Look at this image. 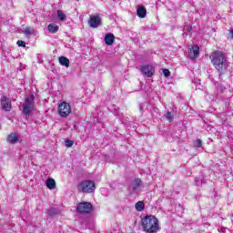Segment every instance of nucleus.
I'll return each mask as SVG.
<instances>
[{
	"instance_id": "23",
	"label": "nucleus",
	"mask_w": 233,
	"mask_h": 233,
	"mask_svg": "<svg viewBox=\"0 0 233 233\" xmlns=\"http://www.w3.org/2000/svg\"><path fill=\"white\" fill-rule=\"evenodd\" d=\"M166 118L167 119V121L171 123V121H173L174 119V116H172V112L167 111L166 115Z\"/></svg>"
},
{
	"instance_id": "21",
	"label": "nucleus",
	"mask_w": 233,
	"mask_h": 233,
	"mask_svg": "<svg viewBox=\"0 0 233 233\" xmlns=\"http://www.w3.org/2000/svg\"><path fill=\"white\" fill-rule=\"evenodd\" d=\"M194 147H196L197 148H201V147H203V142L201 141V139H197L194 142Z\"/></svg>"
},
{
	"instance_id": "4",
	"label": "nucleus",
	"mask_w": 233,
	"mask_h": 233,
	"mask_svg": "<svg viewBox=\"0 0 233 233\" xmlns=\"http://www.w3.org/2000/svg\"><path fill=\"white\" fill-rule=\"evenodd\" d=\"M78 190L86 194H92L96 190V182L93 180H84L79 183Z\"/></svg>"
},
{
	"instance_id": "24",
	"label": "nucleus",
	"mask_w": 233,
	"mask_h": 233,
	"mask_svg": "<svg viewBox=\"0 0 233 233\" xmlns=\"http://www.w3.org/2000/svg\"><path fill=\"white\" fill-rule=\"evenodd\" d=\"M65 143H66V147H67V148H70L71 147L74 146V140L66 139L65 141Z\"/></svg>"
},
{
	"instance_id": "29",
	"label": "nucleus",
	"mask_w": 233,
	"mask_h": 233,
	"mask_svg": "<svg viewBox=\"0 0 233 233\" xmlns=\"http://www.w3.org/2000/svg\"><path fill=\"white\" fill-rule=\"evenodd\" d=\"M229 37H230L231 39H233V29H231V30L229 31Z\"/></svg>"
},
{
	"instance_id": "12",
	"label": "nucleus",
	"mask_w": 233,
	"mask_h": 233,
	"mask_svg": "<svg viewBox=\"0 0 233 233\" xmlns=\"http://www.w3.org/2000/svg\"><path fill=\"white\" fill-rule=\"evenodd\" d=\"M115 39L116 36H114V34H106L105 35L104 41L107 46H112V45H114Z\"/></svg>"
},
{
	"instance_id": "26",
	"label": "nucleus",
	"mask_w": 233,
	"mask_h": 233,
	"mask_svg": "<svg viewBox=\"0 0 233 233\" xmlns=\"http://www.w3.org/2000/svg\"><path fill=\"white\" fill-rule=\"evenodd\" d=\"M16 45H17L18 46H22L23 48H25V46H26V43H25V41H23V40H18V41L16 42Z\"/></svg>"
},
{
	"instance_id": "25",
	"label": "nucleus",
	"mask_w": 233,
	"mask_h": 233,
	"mask_svg": "<svg viewBox=\"0 0 233 233\" xmlns=\"http://www.w3.org/2000/svg\"><path fill=\"white\" fill-rule=\"evenodd\" d=\"M195 183H196V185H203L204 181L202 179V177H197L195 179Z\"/></svg>"
},
{
	"instance_id": "31",
	"label": "nucleus",
	"mask_w": 233,
	"mask_h": 233,
	"mask_svg": "<svg viewBox=\"0 0 233 233\" xmlns=\"http://www.w3.org/2000/svg\"><path fill=\"white\" fill-rule=\"evenodd\" d=\"M140 110H143V106H140Z\"/></svg>"
},
{
	"instance_id": "1",
	"label": "nucleus",
	"mask_w": 233,
	"mask_h": 233,
	"mask_svg": "<svg viewBox=\"0 0 233 233\" xmlns=\"http://www.w3.org/2000/svg\"><path fill=\"white\" fill-rule=\"evenodd\" d=\"M209 58L219 76L227 74V70H228V66H230V62H228V58L225 56V53L221 51H215Z\"/></svg>"
},
{
	"instance_id": "15",
	"label": "nucleus",
	"mask_w": 233,
	"mask_h": 233,
	"mask_svg": "<svg viewBox=\"0 0 233 233\" xmlns=\"http://www.w3.org/2000/svg\"><path fill=\"white\" fill-rule=\"evenodd\" d=\"M58 62L62 66H66V68H68V66H70V60L66 56H60L58 58Z\"/></svg>"
},
{
	"instance_id": "3",
	"label": "nucleus",
	"mask_w": 233,
	"mask_h": 233,
	"mask_svg": "<svg viewBox=\"0 0 233 233\" xmlns=\"http://www.w3.org/2000/svg\"><path fill=\"white\" fill-rule=\"evenodd\" d=\"M34 112V95H29L22 105V114L30 116Z\"/></svg>"
},
{
	"instance_id": "7",
	"label": "nucleus",
	"mask_w": 233,
	"mask_h": 233,
	"mask_svg": "<svg viewBox=\"0 0 233 233\" xmlns=\"http://www.w3.org/2000/svg\"><path fill=\"white\" fill-rule=\"evenodd\" d=\"M143 185V181H141L139 178H136L128 187V190L131 194H136L137 190H139L140 187Z\"/></svg>"
},
{
	"instance_id": "27",
	"label": "nucleus",
	"mask_w": 233,
	"mask_h": 233,
	"mask_svg": "<svg viewBox=\"0 0 233 233\" xmlns=\"http://www.w3.org/2000/svg\"><path fill=\"white\" fill-rule=\"evenodd\" d=\"M184 32H187L188 34H190V32H192V27L190 25H185Z\"/></svg>"
},
{
	"instance_id": "16",
	"label": "nucleus",
	"mask_w": 233,
	"mask_h": 233,
	"mask_svg": "<svg viewBox=\"0 0 233 233\" xmlns=\"http://www.w3.org/2000/svg\"><path fill=\"white\" fill-rule=\"evenodd\" d=\"M47 30L50 34H57V32H59V25L56 24H49L47 25Z\"/></svg>"
},
{
	"instance_id": "11",
	"label": "nucleus",
	"mask_w": 233,
	"mask_h": 233,
	"mask_svg": "<svg viewBox=\"0 0 233 233\" xmlns=\"http://www.w3.org/2000/svg\"><path fill=\"white\" fill-rule=\"evenodd\" d=\"M141 72L144 74V76H147V77H152V76H154V66L150 65L144 66Z\"/></svg>"
},
{
	"instance_id": "13",
	"label": "nucleus",
	"mask_w": 233,
	"mask_h": 233,
	"mask_svg": "<svg viewBox=\"0 0 233 233\" xmlns=\"http://www.w3.org/2000/svg\"><path fill=\"white\" fill-rule=\"evenodd\" d=\"M137 15H138L140 19H145V17H147V8L143 5H138L137 8Z\"/></svg>"
},
{
	"instance_id": "14",
	"label": "nucleus",
	"mask_w": 233,
	"mask_h": 233,
	"mask_svg": "<svg viewBox=\"0 0 233 233\" xmlns=\"http://www.w3.org/2000/svg\"><path fill=\"white\" fill-rule=\"evenodd\" d=\"M7 141L8 143H11V145L17 143V141H19V135L17 133H11L7 137Z\"/></svg>"
},
{
	"instance_id": "19",
	"label": "nucleus",
	"mask_w": 233,
	"mask_h": 233,
	"mask_svg": "<svg viewBox=\"0 0 233 233\" xmlns=\"http://www.w3.org/2000/svg\"><path fill=\"white\" fill-rule=\"evenodd\" d=\"M135 208L137 210V212H143V210H145V203H143V201L137 202Z\"/></svg>"
},
{
	"instance_id": "10",
	"label": "nucleus",
	"mask_w": 233,
	"mask_h": 233,
	"mask_svg": "<svg viewBox=\"0 0 233 233\" xmlns=\"http://www.w3.org/2000/svg\"><path fill=\"white\" fill-rule=\"evenodd\" d=\"M198 56H199V46L194 45L188 51V57L189 59L195 60L198 59Z\"/></svg>"
},
{
	"instance_id": "20",
	"label": "nucleus",
	"mask_w": 233,
	"mask_h": 233,
	"mask_svg": "<svg viewBox=\"0 0 233 233\" xmlns=\"http://www.w3.org/2000/svg\"><path fill=\"white\" fill-rule=\"evenodd\" d=\"M214 85H215V86L217 88V92L218 94H222V92H225L226 88L224 87L223 85H219V82H215Z\"/></svg>"
},
{
	"instance_id": "22",
	"label": "nucleus",
	"mask_w": 233,
	"mask_h": 233,
	"mask_svg": "<svg viewBox=\"0 0 233 233\" xmlns=\"http://www.w3.org/2000/svg\"><path fill=\"white\" fill-rule=\"evenodd\" d=\"M24 34L25 35H32V34H34V29L30 28V27H26L24 31Z\"/></svg>"
},
{
	"instance_id": "6",
	"label": "nucleus",
	"mask_w": 233,
	"mask_h": 233,
	"mask_svg": "<svg viewBox=\"0 0 233 233\" xmlns=\"http://www.w3.org/2000/svg\"><path fill=\"white\" fill-rule=\"evenodd\" d=\"M93 206L90 202H81L76 208V211L79 214H90L92 212Z\"/></svg>"
},
{
	"instance_id": "9",
	"label": "nucleus",
	"mask_w": 233,
	"mask_h": 233,
	"mask_svg": "<svg viewBox=\"0 0 233 233\" xmlns=\"http://www.w3.org/2000/svg\"><path fill=\"white\" fill-rule=\"evenodd\" d=\"M1 106L3 110L10 112L12 110V102L6 96H3L1 100Z\"/></svg>"
},
{
	"instance_id": "18",
	"label": "nucleus",
	"mask_w": 233,
	"mask_h": 233,
	"mask_svg": "<svg viewBox=\"0 0 233 233\" xmlns=\"http://www.w3.org/2000/svg\"><path fill=\"white\" fill-rule=\"evenodd\" d=\"M56 15H57V18L59 19V21H62V23H65V21H66V14H65V12H63V10H57Z\"/></svg>"
},
{
	"instance_id": "5",
	"label": "nucleus",
	"mask_w": 233,
	"mask_h": 233,
	"mask_svg": "<svg viewBox=\"0 0 233 233\" xmlns=\"http://www.w3.org/2000/svg\"><path fill=\"white\" fill-rule=\"evenodd\" d=\"M72 112V107L70 106V104L66 102H62L58 106V114L61 116V117H68Z\"/></svg>"
},
{
	"instance_id": "17",
	"label": "nucleus",
	"mask_w": 233,
	"mask_h": 233,
	"mask_svg": "<svg viewBox=\"0 0 233 233\" xmlns=\"http://www.w3.org/2000/svg\"><path fill=\"white\" fill-rule=\"evenodd\" d=\"M46 185L49 190H56V180L54 178H47Z\"/></svg>"
},
{
	"instance_id": "2",
	"label": "nucleus",
	"mask_w": 233,
	"mask_h": 233,
	"mask_svg": "<svg viewBox=\"0 0 233 233\" xmlns=\"http://www.w3.org/2000/svg\"><path fill=\"white\" fill-rule=\"evenodd\" d=\"M142 228L147 233H156L160 230L159 220L152 215H147L141 221Z\"/></svg>"
},
{
	"instance_id": "30",
	"label": "nucleus",
	"mask_w": 233,
	"mask_h": 233,
	"mask_svg": "<svg viewBox=\"0 0 233 233\" xmlns=\"http://www.w3.org/2000/svg\"><path fill=\"white\" fill-rule=\"evenodd\" d=\"M52 212H54V208H50L49 210H48V214H49V216H52L53 215V213Z\"/></svg>"
},
{
	"instance_id": "28",
	"label": "nucleus",
	"mask_w": 233,
	"mask_h": 233,
	"mask_svg": "<svg viewBox=\"0 0 233 233\" xmlns=\"http://www.w3.org/2000/svg\"><path fill=\"white\" fill-rule=\"evenodd\" d=\"M165 77H170V71L168 69H163Z\"/></svg>"
},
{
	"instance_id": "8",
	"label": "nucleus",
	"mask_w": 233,
	"mask_h": 233,
	"mask_svg": "<svg viewBox=\"0 0 233 233\" xmlns=\"http://www.w3.org/2000/svg\"><path fill=\"white\" fill-rule=\"evenodd\" d=\"M91 28H97L101 25V17L99 15H92L88 20Z\"/></svg>"
}]
</instances>
